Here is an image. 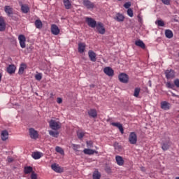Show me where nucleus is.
<instances>
[{"label":"nucleus","instance_id":"obj_1","mask_svg":"<svg viewBox=\"0 0 179 179\" xmlns=\"http://www.w3.org/2000/svg\"><path fill=\"white\" fill-rule=\"evenodd\" d=\"M49 126L51 129H53V131H58V129H61V127H62V124L59 122L51 120L49 122Z\"/></svg>","mask_w":179,"mask_h":179},{"label":"nucleus","instance_id":"obj_2","mask_svg":"<svg viewBox=\"0 0 179 179\" xmlns=\"http://www.w3.org/2000/svg\"><path fill=\"white\" fill-rule=\"evenodd\" d=\"M129 142L130 145H136L138 142V136L135 132H131L129 135Z\"/></svg>","mask_w":179,"mask_h":179},{"label":"nucleus","instance_id":"obj_3","mask_svg":"<svg viewBox=\"0 0 179 179\" xmlns=\"http://www.w3.org/2000/svg\"><path fill=\"white\" fill-rule=\"evenodd\" d=\"M95 27L99 34H106V28L104 27V24L101 22H97L96 26Z\"/></svg>","mask_w":179,"mask_h":179},{"label":"nucleus","instance_id":"obj_4","mask_svg":"<svg viewBox=\"0 0 179 179\" xmlns=\"http://www.w3.org/2000/svg\"><path fill=\"white\" fill-rule=\"evenodd\" d=\"M164 73L166 79H174L176 78V72L173 69H167Z\"/></svg>","mask_w":179,"mask_h":179},{"label":"nucleus","instance_id":"obj_5","mask_svg":"<svg viewBox=\"0 0 179 179\" xmlns=\"http://www.w3.org/2000/svg\"><path fill=\"white\" fill-rule=\"evenodd\" d=\"M29 134L31 139H38V131L37 130L33 129V128H29Z\"/></svg>","mask_w":179,"mask_h":179},{"label":"nucleus","instance_id":"obj_6","mask_svg":"<svg viewBox=\"0 0 179 179\" xmlns=\"http://www.w3.org/2000/svg\"><path fill=\"white\" fill-rule=\"evenodd\" d=\"M85 21L87 23L88 26L90 27H92V29H94V27H96V26L97 25V22H96V20H94L92 17H87L85 18Z\"/></svg>","mask_w":179,"mask_h":179},{"label":"nucleus","instance_id":"obj_7","mask_svg":"<svg viewBox=\"0 0 179 179\" xmlns=\"http://www.w3.org/2000/svg\"><path fill=\"white\" fill-rule=\"evenodd\" d=\"M83 4L87 9H94L96 5L90 0H83Z\"/></svg>","mask_w":179,"mask_h":179},{"label":"nucleus","instance_id":"obj_8","mask_svg":"<svg viewBox=\"0 0 179 179\" xmlns=\"http://www.w3.org/2000/svg\"><path fill=\"white\" fill-rule=\"evenodd\" d=\"M120 82L122 83H128L129 77L126 73H122L118 76Z\"/></svg>","mask_w":179,"mask_h":179},{"label":"nucleus","instance_id":"obj_9","mask_svg":"<svg viewBox=\"0 0 179 179\" xmlns=\"http://www.w3.org/2000/svg\"><path fill=\"white\" fill-rule=\"evenodd\" d=\"M18 40L21 48H26V36L23 34L19 35Z\"/></svg>","mask_w":179,"mask_h":179},{"label":"nucleus","instance_id":"obj_10","mask_svg":"<svg viewBox=\"0 0 179 179\" xmlns=\"http://www.w3.org/2000/svg\"><path fill=\"white\" fill-rule=\"evenodd\" d=\"M59 28H58V26L57 24H52L51 25V33L52 34H54V36H58L59 34Z\"/></svg>","mask_w":179,"mask_h":179},{"label":"nucleus","instance_id":"obj_11","mask_svg":"<svg viewBox=\"0 0 179 179\" xmlns=\"http://www.w3.org/2000/svg\"><path fill=\"white\" fill-rule=\"evenodd\" d=\"M51 169H52V170L55 171V173H63L64 172V169L61 168L57 164H52L51 165Z\"/></svg>","mask_w":179,"mask_h":179},{"label":"nucleus","instance_id":"obj_12","mask_svg":"<svg viewBox=\"0 0 179 179\" xmlns=\"http://www.w3.org/2000/svg\"><path fill=\"white\" fill-rule=\"evenodd\" d=\"M103 72L107 75L108 76H114V70L111 69V67H105L103 69Z\"/></svg>","mask_w":179,"mask_h":179},{"label":"nucleus","instance_id":"obj_13","mask_svg":"<svg viewBox=\"0 0 179 179\" xmlns=\"http://www.w3.org/2000/svg\"><path fill=\"white\" fill-rule=\"evenodd\" d=\"M1 138L3 142L8 141L9 139V133L6 130H3L1 134Z\"/></svg>","mask_w":179,"mask_h":179},{"label":"nucleus","instance_id":"obj_14","mask_svg":"<svg viewBox=\"0 0 179 179\" xmlns=\"http://www.w3.org/2000/svg\"><path fill=\"white\" fill-rule=\"evenodd\" d=\"M4 12L7 15L12 16L13 15V8L10 6H4Z\"/></svg>","mask_w":179,"mask_h":179},{"label":"nucleus","instance_id":"obj_15","mask_svg":"<svg viewBox=\"0 0 179 179\" xmlns=\"http://www.w3.org/2000/svg\"><path fill=\"white\" fill-rule=\"evenodd\" d=\"M6 29V23L5 22V20L3 17H0V31H4Z\"/></svg>","mask_w":179,"mask_h":179},{"label":"nucleus","instance_id":"obj_16","mask_svg":"<svg viewBox=\"0 0 179 179\" xmlns=\"http://www.w3.org/2000/svg\"><path fill=\"white\" fill-rule=\"evenodd\" d=\"M114 19L115 20H116V22H124V20H125V17L124 16V15L118 13L116 14Z\"/></svg>","mask_w":179,"mask_h":179},{"label":"nucleus","instance_id":"obj_17","mask_svg":"<svg viewBox=\"0 0 179 179\" xmlns=\"http://www.w3.org/2000/svg\"><path fill=\"white\" fill-rule=\"evenodd\" d=\"M161 108L165 110H170V103L166 101L161 102Z\"/></svg>","mask_w":179,"mask_h":179},{"label":"nucleus","instance_id":"obj_18","mask_svg":"<svg viewBox=\"0 0 179 179\" xmlns=\"http://www.w3.org/2000/svg\"><path fill=\"white\" fill-rule=\"evenodd\" d=\"M111 125H113V127H116L117 128H118V129L120 130L121 134H124V127H122V124L121 123H120V122H112Z\"/></svg>","mask_w":179,"mask_h":179},{"label":"nucleus","instance_id":"obj_19","mask_svg":"<svg viewBox=\"0 0 179 179\" xmlns=\"http://www.w3.org/2000/svg\"><path fill=\"white\" fill-rule=\"evenodd\" d=\"M88 56L92 62H96V53L93 52V50H89L88 52Z\"/></svg>","mask_w":179,"mask_h":179},{"label":"nucleus","instance_id":"obj_20","mask_svg":"<svg viewBox=\"0 0 179 179\" xmlns=\"http://www.w3.org/2000/svg\"><path fill=\"white\" fill-rule=\"evenodd\" d=\"M16 71V66L13 64H10L7 67V72L8 73H10V75H12V73H15Z\"/></svg>","mask_w":179,"mask_h":179},{"label":"nucleus","instance_id":"obj_21","mask_svg":"<svg viewBox=\"0 0 179 179\" xmlns=\"http://www.w3.org/2000/svg\"><path fill=\"white\" fill-rule=\"evenodd\" d=\"M115 160H116V163L118 166H124V159L122 158V157L120 156V155H117L115 157Z\"/></svg>","mask_w":179,"mask_h":179},{"label":"nucleus","instance_id":"obj_22","mask_svg":"<svg viewBox=\"0 0 179 179\" xmlns=\"http://www.w3.org/2000/svg\"><path fill=\"white\" fill-rule=\"evenodd\" d=\"M135 45L137 47H140V48H142V50H145V48H146V45H145V43H143V41L141 40L136 41Z\"/></svg>","mask_w":179,"mask_h":179},{"label":"nucleus","instance_id":"obj_23","mask_svg":"<svg viewBox=\"0 0 179 179\" xmlns=\"http://www.w3.org/2000/svg\"><path fill=\"white\" fill-rule=\"evenodd\" d=\"M31 156L35 160H38V159H41V157H43V153L40 152H34Z\"/></svg>","mask_w":179,"mask_h":179},{"label":"nucleus","instance_id":"obj_24","mask_svg":"<svg viewBox=\"0 0 179 179\" xmlns=\"http://www.w3.org/2000/svg\"><path fill=\"white\" fill-rule=\"evenodd\" d=\"M85 50H86V44L85 43H80L78 44V52L82 54L85 52Z\"/></svg>","mask_w":179,"mask_h":179},{"label":"nucleus","instance_id":"obj_25","mask_svg":"<svg viewBox=\"0 0 179 179\" xmlns=\"http://www.w3.org/2000/svg\"><path fill=\"white\" fill-rule=\"evenodd\" d=\"M83 153H85V155H94V153L97 154V153H99V152H97L94 150L85 148L83 150Z\"/></svg>","mask_w":179,"mask_h":179},{"label":"nucleus","instance_id":"obj_26","mask_svg":"<svg viewBox=\"0 0 179 179\" xmlns=\"http://www.w3.org/2000/svg\"><path fill=\"white\" fill-rule=\"evenodd\" d=\"M88 115L92 117V118H96L97 117V110L96 109H90L88 110Z\"/></svg>","mask_w":179,"mask_h":179},{"label":"nucleus","instance_id":"obj_27","mask_svg":"<svg viewBox=\"0 0 179 179\" xmlns=\"http://www.w3.org/2000/svg\"><path fill=\"white\" fill-rule=\"evenodd\" d=\"M21 10L22 13H29L30 8H29V6H27V4H22Z\"/></svg>","mask_w":179,"mask_h":179},{"label":"nucleus","instance_id":"obj_28","mask_svg":"<svg viewBox=\"0 0 179 179\" xmlns=\"http://www.w3.org/2000/svg\"><path fill=\"white\" fill-rule=\"evenodd\" d=\"M26 68H27V65H26V64H24V63L21 64L20 69H19L18 73L20 75H22V73L24 72V70L26 69Z\"/></svg>","mask_w":179,"mask_h":179},{"label":"nucleus","instance_id":"obj_29","mask_svg":"<svg viewBox=\"0 0 179 179\" xmlns=\"http://www.w3.org/2000/svg\"><path fill=\"white\" fill-rule=\"evenodd\" d=\"M63 3L66 9H71L72 8V3L69 0H63Z\"/></svg>","mask_w":179,"mask_h":179},{"label":"nucleus","instance_id":"obj_30","mask_svg":"<svg viewBox=\"0 0 179 179\" xmlns=\"http://www.w3.org/2000/svg\"><path fill=\"white\" fill-rule=\"evenodd\" d=\"M36 29H43V22L40 20H36L34 22Z\"/></svg>","mask_w":179,"mask_h":179},{"label":"nucleus","instance_id":"obj_31","mask_svg":"<svg viewBox=\"0 0 179 179\" xmlns=\"http://www.w3.org/2000/svg\"><path fill=\"white\" fill-rule=\"evenodd\" d=\"M165 36L166 38H173V31L170 29H166L165 31Z\"/></svg>","mask_w":179,"mask_h":179},{"label":"nucleus","instance_id":"obj_32","mask_svg":"<svg viewBox=\"0 0 179 179\" xmlns=\"http://www.w3.org/2000/svg\"><path fill=\"white\" fill-rule=\"evenodd\" d=\"M33 167L31 166H25L24 168V174H30V173H33Z\"/></svg>","mask_w":179,"mask_h":179},{"label":"nucleus","instance_id":"obj_33","mask_svg":"<svg viewBox=\"0 0 179 179\" xmlns=\"http://www.w3.org/2000/svg\"><path fill=\"white\" fill-rule=\"evenodd\" d=\"M170 142L168 141L166 143H164L162 145V149L164 150H169V148H170Z\"/></svg>","mask_w":179,"mask_h":179},{"label":"nucleus","instance_id":"obj_34","mask_svg":"<svg viewBox=\"0 0 179 179\" xmlns=\"http://www.w3.org/2000/svg\"><path fill=\"white\" fill-rule=\"evenodd\" d=\"M49 135H50V136H53V138H58L59 132L50 130L49 131Z\"/></svg>","mask_w":179,"mask_h":179},{"label":"nucleus","instance_id":"obj_35","mask_svg":"<svg viewBox=\"0 0 179 179\" xmlns=\"http://www.w3.org/2000/svg\"><path fill=\"white\" fill-rule=\"evenodd\" d=\"M141 93V88L136 87L134 90V97H139V94Z\"/></svg>","mask_w":179,"mask_h":179},{"label":"nucleus","instance_id":"obj_36","mask_svg":"<svg viewBox=\"0 0 179 179\" xmlns=\"http://www.w3.org/2000/svg\"><path fill=\"white\" fill-rule=\"evenodd\" d=\"M155 24H157L159 27H164V22L162 20H158L155 22Z\"/></svg>","mask_w":179,"mask_h":179},{"label":"nucleus","instance_id":"obj_37","mask_svg":"<svg viewBox=\"0 0 179 179\" xmlns=\"http://www.w3.org/2000/svg\"><path fill=\"white\" fill-rule=\"evenodd\" d=\"M100 177H101V175L99 171H95L93 173V179H100Z\"/></svg>","mask_w":179,"mask_h":179},{"label":"nucleus","instance_id":"obj_38","mask_svg":"<svg viewBox=\"0 0 179 179\" xmlns=\"http://www.w3.org/2000/svg\"><path fill=\"white\" fill-rule=\"evenodd\" d=\"M55 150L56 152H57V153H60V155H64V150H62V148L57 146L55 148Z\"/></svg>","mask_w":179,"mask_h":179},{"label":"nucleus","instance_id":"obj_39","mask_svg":"<svg viewBox=\"0 0 179 179\" xmlns=\"http://www.w3.org/2000/svg\"><path fill=\"white\" fill-rule=\"evenodd\" d=\"M35 79L36 80H41L43 79V74L41 73H38L35 76Z\"/></svg>","mask_w":179,"mask_h":179},{"label":"nucleus","instance_id":"obj_40","mask_svg":"<svg viewBox=\"0 0 179 179\" xmlns=\"http://www.w3.org/2000/svg\"><path fill=\"white\" fill-rule=\"evenodd\" d=\"M72 148L76 151L78 152L79 149H80V145H76V144H72L71 145Z\"/></svg>","mask_w":179,"mask_h":179},{"label":"nucleus","instance_id":"obj_41","mask_svg":"<svg viewBox=\"0 0 179 179\" xmlns=\"http://www.w3.org/2000/svg\"><path fill=\"white\" fill-rule=\"evenodd\" d=\"M127 15L130 17H134V10H132V9H131V8H129L127 10Z\"/></svg>","mask_w":179,"mask_h":179},{"label":"nucleus","instance_id":"obj_42","mask_svg":"<svg viewBox=\"0 0 179 179\" xmlns=\"http://www.w3.org/2000/svg\"><path fill=\"white\" fill-rule=\"evenodd\" d=\"M166 86V87H168V89H174V84L170 82H167Z\"/></svg>","mask_w":179,"mask_h":179},{"label":"nucleus","instance_id":"obj_43","mask_svg":"<svg viewBox=\"0 0 179 179\" xmlns=\"http://www.w3.org/2000/svg\"><path fill=\"white\" fill-rule=\"evenodd\" d=\"M87 148H93V142L92 141H86Z\"/></svg>","mask_w":179,"mask_h":179},{"label":"nucleus","instance_id":"obj_44","mask_svg":"<svg viewBox=\"0 0 179 179\" xmlns=\"http://www.w3.org/2000/svg\"><path fill=\"white\" fill-rule=\"evenodd\" d=\"M78 138V139H82V138H83V136H85V133L83 132H78L77 134Z\"/></svg>","mask_w":179,"mask_h":179},{"label":"nucleus","instance_id":"obj_45","mask_svg":"<svg viewBox=\"0 0 179 179\" xmlns=\"http://www.w3.org/2000/svg\"><path fill=\"white\" fill-rule=\"evenodd\" d=\"M124 6L126 9H129L131 8V2H127L124 4Z\"/></svg>","mask_w":179,"mask_h":179},{"label":"nucleus","instance_id":"obj_46","mask_svg":"<svg viewBox=\"0 0 179 179\" xmlns=\"http://www.w3.org/2000/svg\"><path fill=\"white\" fill-rule=\"evenodd\" d=\"M31 179H37V173L32 172L31 174Z\"/></svg>","mask_w":179,"mask_h":179},{"label":"nucleus","instance_id":"obj_47","mask_svg":"<svg viewBox=\"0 0 179 179\" xmlns=\"http://www.w3.org/2000/svg\"><path fill=\"white\" fill-rule=\"evenodd\" d=\"M137 17H138V22L139 23H143V20L142 16L141 15V14H138Z\"/></svg>","mask_w":179,"mask_h":179},{"label":"nucleus","instance_id":"obj_48","mask_svg":"<svg viewBox=\"0 0 179 179\" xmlns=\"http://www.w3.org/2000/svg\"><path fill=\"white\" fill-rule=\"evenodd\" d=\"M173 83L176 87H179V79L174 80Z\"/></svg>","mask_w":179,"mask_h":179},{"label":"nucleus","instance_id":"obj_49","mask_svg":"<svg viewBox=\"0 0 179 179\" xmlns=\"http://www.w3.org/2000/svg\"><path fill=\"white\" fill-rule=\"evenodd\" d=\"M162 2L164 5H170V0H162Z\"/></svg>","mask_w":179,"mask_h":179},{"label":"nucleus","instance_id":"obj_50","mask_svg":"<svg viewBox=\"0 0 179 179\" xmlns=\"http://www.w3.org/2000/svg\"><path fill=\"white\" fill-rule=\"evenodd\" d=\"M114 147L115 149H121V145L117 142L114 143Z\"/></svg>","mask_w":179,"mask_h":179},{"label":"nucleus","instance_id":"obj_51","mask_svg":"<svg viewBox=\"0 0 179 179\" xmlns=\"http://www.w3.org/2000/svg\"><path fill=\"white\" fill-rule=\"evenodd\" d=\"M27 52H31L33 51V46H29L27 48Z\"/></svg>","mask_w":179,"mask_h":179},{"label":"nucleus","instance_id":"obj_52","mask_svg":"<svg viewBox=\"0 0 179 179\" xmlns=\"http://www.w3.org/2000/svg\"><path fill=\"white\" fill-rule=\"evenodd\" d=\"M57 103H58V104H61L62 103V98L58 97L57 99Z\"/></svg>","mask_w":179,"mask_h":179},{"label":"nucleus","instance_id":"obj_53","mask_svg":"<svg viewBox=\"0 0 179 179\" xmlns=\"http://www.w3.org/2000/svg\"><path fill=\"white\" fill-rule=\"evenodd\" d=\"M7 160L8 162V163H12V162H13V158L12 157H8Z\"/></svg>","mask_w":179,"mask_h":179},{"label":"nucleus","instance_id":"obj_54","mask_svg":"<svg viewBox=\"0 0 179 179\" xmlns=\"http://www.w3.org/2000/svg\"><path fill=\"white\" fill-rule=\"evenodd\" d=\"M141 171H145V167H143V166L141 167Z\"/></svg>","mask_w":179,"mask_h":179},{"label":"nucleus","instance_id":"obj_55","mask_svg":"<svg viewBox=\"0 0 179 179\" xmlns=\"http://www.w3.org/2000/svg\"><path fill=\"white\" fill-rule=\"evenodd\" d=\"M1 79H2V73H0V83H1Z\"/></svg>","mask_w":179,"mask_h":179},{"label":"nucleus","instance_id":"obj_56","mask_svg":"<svg viewBox=\"0 0 179 179\" xmlns=\"http://www.w3.org/2000/svg\"><path fill=\"white\" fill-rule=\"evenodd\" d=\"M176 179H179V177L176 178Z\"/></svg>","mask_w":179,"mask_h":179},{"label":"nucleus","instance_id":"obj_57","mask_svg":"<svg viewBox=\"0 0 179 179\" xmlns=\"http://www.w3.org/2000/svg\"><path fill=\"white\" fill-rule=\"evenodd\" d=\"M96 148V149H97V147H95Z\"/></svg>","mask_w":179,"mask_h":179},{"label":"nucleus","instance_id":"obj_58","mask_svg":"<svg viewBox=\"0 0 179 179\" xmlns=\"http://www.w3.org/2000/svg\"><path fill=\"white\" fill-rule=\"evenodd\" d=\"M118 1H121V0H118Z\"/></svg>","mask_w":179,"mask_h":179}]
</instances>
